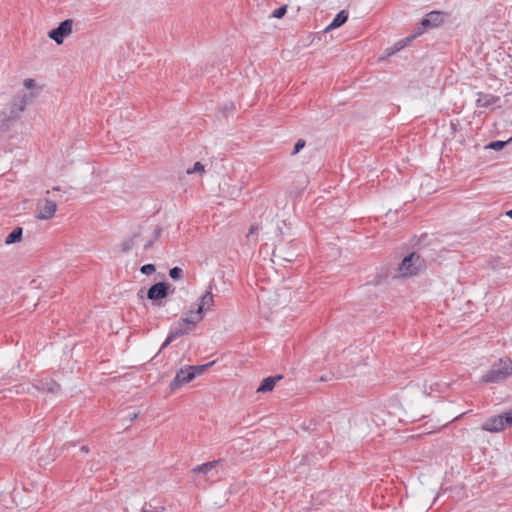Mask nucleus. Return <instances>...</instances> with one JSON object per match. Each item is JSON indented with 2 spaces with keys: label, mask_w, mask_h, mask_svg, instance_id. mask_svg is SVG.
<instances>
[{
  "label": "nucleus",
  "mask_w": 512,
  "mask_h": 512,
  "mask_svg": "<svg viewBox=\"0 0 512 512\" xmlns=\"http://www.w3.org/2000/svg\"><path fill=\"white\" fill-rule=\"evenodd\" d=\"M282 378H283L282 375L269 376V377L264 378L261 381V383L257 389V392L266 393V392L272 391L273 388L275 387L276 383L278 381H280Z\"/></svg>",
  "instance_id": "14"
},
{
  "label": "nucleus",
  "mask_w": 512,
  "mask_h": 512,
  "mask_svg": "<svg viewBox=\"0 0 512 512\" xmlns=\"http://www.w3.org/2000/svg\"><path fill=\"white\" fill-rule=\"evenodd\" d=\"M34 85H35V83H34V80H33V79H26V80L24 81V86H25L27 89H31V88H33V87H34Z\"/></svg>",
  "instance_id": "29"
},
{
  "label": "nucleus",
  "mask_w": 512,
  "mask_h": 512,
  "mask_svg": "<svg viewBox=\"0 0 512 512\" xmlns=\"http://www.w3.org/2000/svg\"><path fill=\"white\" fill-rule=\"evenodd\" d=\"M286 12H287V6L283 5L277 9H275L271 16L274 18H282L286 14Z\"/></svg>",
  "instance_id": "23"
},
{
  "label": "nucleus",
  "mask_w": 512,
  "mask_h": 512,
  "mask_svg": "<svg viewBox=\"0 0 512 512\" xmlns=\"http://www.w3.org/2000/svg\"><path fill=\"white\" fill-rule=\"evenodd\" d=\"M26 104H27V95L25 93L15 97L11 104L8 120L17 119L19 117L20 113L24 111Z\"/></svg>",
  "instance_id": "10"
},
{
  "label": "nucleus",
  "mask_w": 512,
  "mask_h": 512,
  "mask_svg": "<svg viewBox=\"0 0 512 512\" xmlns=\"http://www.w3.org/2000/svg\"><path fill=\"white\" fill-rule=\"evenodd\" d=\"M512 375V360L500 359L481 377L484 383H497Z\"/></svg>",
  "instance_id": "1"
},
{
  "label": "nucleus",
  "mask_w": 512,
  "mask_h": 512,
  "mask_svg": "<svg viewBox=\"0 0 512 512\" xmlns=\"http://www.w3.org/2000/svg\"><path fill=\"white\" fill-rule=\"evenodd\" d=\"M138 416L137 413H132V414H129V418H130V421H133L134 419H136Z\"/></svg>",
  "instance_id": "34"
},
{
  "label": "nucleus",
  "mask_w": 512,
  "mask_h": 512,
  "mask_svg": "<svg viewBox=\"0 0 512 512\" xmlns=\"http://www.w3.org/2000/svg\"><path fill=\"white\" fill-rule=\"evenodd\" d=\"M22 234H23V230L21 227H16L15 229L12 230V232H10L6 239H5V243L6 244H13V243H16V242H19L22 238Z\"/></svg>",
  "instance_id": "17"
},
{
  "label": "nucleus",
  "mask_w": 512,
  "mask_h": 512,
  "mask_svg": "<svg viewBox=\"0 0 512 512\" xmlns=\"http://www.w3.org/2000/svg\"><path fill=\"white\" fill-rule=\"evenodd\" d=\"M195 378V372L191 371L189 366L186 368H181L175 378L170 383V388L175 390L179 388L182 384H186L191 382Z\"/></svg>",
  "instance_id": "9"
},
{
  "label": "nucleus",
  "mask_w": 512,
  "mask_h": 512,
  "mask_svg": "<svg viewBox=\"0 0 512 512\" xmlns=\"http://www.w3.org/2000/svg\"><path fill=\"white\" fill-rule=\"evenodd\" d=\"M202 172H204V166L202 165L201 162H195L193 167L187 170L188 174L202 173Z\"/></svg>",
  "instance_id": "24"
},
{
  "label": "nucleus",
  "mask_w": 512,
  "mask_h": 512,
  "mask_svg": "<svg viewBox=\"0 0 512 512\" xmlns=\"http://www.w3.org/2000/svg\"><path fill=\"white\" fill-rule=\"evenodd\" d=\"M161 231H162V229L160 227L155 228V230H154V238H153L154 240L159 238V236L161 235Z\"/></svg>",
  "instance_id": "30"
},
{
  "label": "nucleus",
  "mask_w": 512,
  "mask_h": 512,
  "mask_svg": "<svg viewBox=\"0 0 512 512\" xmlns=\"http://www.w3.org/2000/svg\"><path fill=\"white\" fill-rule=\"evenodd\" d=\"M507 427H512V410L488 418L481 426L482 430L491 433L501 432Z\"/></svg>",
  "instance_id": "3"
},
{
  "label": "nucleus",
  "mask_w": 512,
  "mask_h": 512,
  "mask_svg": "<svg viewBox=\"0 0 512 512\" xmlns=\"http://www.w3.org/2000/svg\"><path fill=\"white\" fill-rule=\"evenodd\" d=\"M278 251L279 255L282 256V258L285 260V261H292L293 260V257L295 256L294 253H286L283 248H277L275 250V252Z\"/></svg>",
  "instance_id": "25"
},
{
  "label": "nucleus",
  "mask_w": 512,
  "mask_h": 512,
  "mask_svg": "<svg viewBox=\"0 0 512 512\" xmlns=\"http://www.w3.org/2000/svg\"><path fill=\"white\" fill-rule=\"evenodd\" d=\"M348 20V13L344 10L340 11L332 20V22L326 27V31L335 29L343 25Z\"/></svg>",
  "instance_id": "15"
},
{
  "label": "nucleus",
  "mask_w": 512,
  "mask_h": 512,
  "mask_svg": "<svg viewBox=\"0 0 512 512\" xmlns=\"http://www.w3.org/2000/svg\"><path fill=\"white\" fill-rule=\"evenodd\" d=\"M153 242H154V239L147 241V243L144 245V249L145 250L150 249L153 245Z\"/></svg>",
  "instance_id": "31"
},
{
  "label": "nucleus",
  "mask_w": 512,
  "mask_h": 512,
  "mask_svg": "<svg viewBox=\"0 0 512 512\" xmlns=\"http://www.w3.org/2000/svg\"><path fill=\"white\" fill-rule=\"evenodd\" d=\"M196 315H197V310L196 311H193V310H190L188 313H186V315L184 317H182L183 319H187V320H190L189 321V325L191 327L194 328V326L200 322L201 320H196Z\"/></svg>",
  "instance_id": "21"
},
{
  "label": "nucleus",
  "mask_w": 512,
  "mask_h": 512,
  "mask_svg": "<svg viewBox=\"0 0 512 512\" xmlns=\"http://www.w3.org/2000/svg\"><path fill=\"white\" fill-rule=\"evenodd\" d=\"M141 512H158L156 509L155 510H146L143 508V510Z\"/></svg>",
  "instance_id": "37"
},
{
  "label": "nucleus",
  "mask_w": 512,
  "mask_h": 512,
  "mask_svg": "<svg viewBox=\"0 0 512 512\" xmlns=\"http://www.w3.org/2000/svg\"><path fill=\"white\" fill-rule=\"evenodd\" d=\"M7 128H8V126L6 124H3L0 126V137L7 130Z\"/></svg>",
  "instance_id": "32"
},
{
  "label": "nucleus",
  "mask_w": 512,
  "mask_h": 512,
  "mask_svg": "<svg viewBox=\"0 0 512 512\" xmlns=\"http://www.w3.org/2000/svg\"><path fill=\"white\" fill-rule=\"evenodd\" d=\"M510 141H512V138H510L508 141H492L486 146V148L499 151L502 150Z\"/></svg>",
  "instance_id": "18"
},
{
  "label": "nucleus",
  "mask_w": 512,
  "mask_h": 512,
  "mask_svg": "<svg viewBox=\"0 0 512 512\" xmlns=\"http://www.w3.org/2000/svg\"><path fill=\"white\" fill-rule=\"evenodd\" d=\"M56 209L57 204L55 201L45 199L43 202L38 204L36 217L41 220L51 219L54 216Z\"/></svg>",
  "instance_id": "8"
},
{
  "label": "nucleus",
  "mask_w": 512,
  "mask_h": 512,
  "mask_svg": "<svg viewBox=\"0 0 512 512\" xmlns=\"http://www.w3.org/2000/svg\"><path fill=\"white\" fill-rule=\"evenodd\" d=\"M409 41V38H406L405 40H400L397 43L394 44L392 52L400 51L402 48L405 47L406 43Z\"/></svg>",
  "instance_id": "27"
},
{
  "label": "nucleus",
  "mask_w": 512,
  "mask_h": 512,
  "mask_svg": "<svg viewBox=\"0 0 512 512\" xmlns=\"http://www.w3.org/2000/svg\"><path fill=\"white\" fill-rule=\"evenodd\" d=\"M170 284L166 282H159L152 285L147 292V298L154 302L166 298L169 294Z\"/></svg>",
  "instance_id": "7"
},
{
  "label": "nucleus",
  "mask_w": 512,
  "mask_h": 512,
  "mask_svg": "<svg viewBox=\"0 0 512 512\" xmlns=\"http://www.w3.org/2000/svg\"><path fill=\"white\" fill-rule=\"evenodd\" d=\"M80 451H81V452H84V453H88V452H89V448H88L87 446H82V447L80 448Z\"/></svg>",
  "instance_id": "35"
},
{
  "label": "nucleus",
  "mask_w": 512,
  "mask_h": 512,
  "mask_svg": "<svg viewBox=\"0 0 512 512\" xmlns=\"http://www.w3.org/2000/svg\"><path fill=\"white\" fill-rule=\"evenodd\" d=\"M73 20L66 19L62 21L57 28L49 31L48 36L57 44H62L65 37L72 33Z\"/></svg>",
  "instance_id": "5"
},
{
  "label": "nucleus",
  "mask_w": 512,
  "mask_h": 512,
  "mask_svg": "<svg viewBox=\"0 0 512 512\" xmlns=\"http://www.w3.org/2000/svg\"><path fill=\"white\" fill-rule=\"evenodd\" d=\"M257 230V226H251L248 235L253 234Z\"/></svg>",
  "instance_id": "33"
},
{
  "label": "nucleus",
  "mask_w": 512,
  "mask_h": 512,
  "mask_svg": "<svg viewBox=\"0 0 512 512\" xmlns=\"http://www.w3.org/2000/svg\"><path fill=\"white\" fill-rule=\"evenodd\" d=\"M183 270L180 267H173L169 271V276L174 279L178 280L182 277Z\"/></svg>",
  "instance_id": "22"
},
{
  "label": "nucleus",
  "mask_w": 512,
  "mask_h": 512,
  "mask_svg": "<svg viewBox=\"0 0 512 512\" xmlns=\"http://www.w3.org/2000/svg\"><path fill=\"white\" fill-rule=\"evenodd\" d=\"M219 464V461L214 460L207 463H204L202 465H198L195 468H193L194 473H202L204 475H207L209 472H211L216 466Z\"/></svg>",
  "instance_id": "16"
},
{
  "label": "nucleus",
  "mask_w": 512,
  "mask_h": 512,
  "mask_svg": "<svg viewBox=\"0 0 512 512\" xmlns=\"http://www.w3.org/2000/svg\"><path fill=\"white\" fill-rule=\"evenodd\" d=\"M500 100V97L493 94L479 92L477 94L476 105L477 107L489 108L495 105Z\"/></svg>",
  "instance_id": "13"
},
{
  "label": "nucleus",
  "mask_w": 512,
  "mask_h": 512,
  "mask_svg": "<svg viewBox=\"0 0 512 512\" xmlns=\"http://www.w3.org/2000/svg\"><path fill=\"white\" fill-rule=\"evenodd\" d=\"M142 274L149 275L155 271V266L153 264H145L140 268Z\"/></svg>",
  "instance_id": "26"
},
{
  "label": "nucleus",
  "mask_w": 512,
  "mask_h": 512,
  "mask_svg": "<svg viewBox=\"0 0 512 512\" xmlns=\"http://www.w3.org/2000/svg\"><path fill=\"white\" fill-rule=\"evenodd\" d=\"M214 362H210L204 365H198V366H189L190 370L195 372L196 375H200L204 373L210 366H212Z\"/></svg>",
  "instance_id": "20"
},
{
  "label": "nucleus",
  "mask_w": 512,
  "mask_h": 512,
  "mask_svg": "<svg viewBox=\"0 0 512 512\" xmlns=\"http://www.w3.org/2000/svg\"><path fill=\"white\" fill-rule=\"evenodd\" d=\"M305 141L303 139H299L296 143H295V146H294V150L292 152V155H295L297 153L300 152L301 149L304 148L305 146Z\"/></svg>",
  "instance_id": "28"
},
{
  "label": "nucleus",
  "mask_w": 512,
  "mask_h": 512,
  "mask_svg": "<svg viewBox=\"0 0 512 512\" xmlns=\"http://www.w3.org/2000/svg\"><path fill=\"white\" fill-rule=\"evenodd\" d=\"M214 281L212 280L209 284L208 290L201 296L200 302L197 308L196 320L203 319V311L210 310L214 306V299L212 294V286Z\"/></svg>",
  "instance_id": "6"
},
{
  "label": "nucleus",
  "mask_w": 512,
  "mask_h": 512,
  "mask_svg": "<svg viewBox=\"0 0 512 512\" xmlns=\"http://www.w3.org/2000/svg\"><path fill=\"white\" fill-rule=\"evenodd\" d=\"M425 267L424 260L416 253L406 256L398 267V273L401 277L416 275Z\"/></svg>",
  "instance_id": "2"
},
{
  "label": "nucleus",
  "mask_w": 512,
  "mask_h": 512,
  "mask_svg": "<svg viewBox=\"0 0 512 512\" xmlns=\"http://www.w3.org/2000/svg\"><path fill=\"white\" fill-rule=\"evenodd\" d=\"M506 215L512 219V209L506 212Z\"/></svg>",
  "instance_id": "36"
},
{
  "label": "nucleus",
  "mask_w": 512,
  "mask_h": 512,
  "mask_svg": "<svg viewBox=\"0 0 512 512\" xmlns=\"http://www.w3.org/2000/svg\"><path fill=\"white\" fill-rule=\"evenodd\" d=\"M138 234H134V236L131 239H128L122 243V250L124 252H129L135 245H136V239L138 238Z\"/></svg>",
  "instance_id": "19"
},
{
  "label": "nucleus",
  "mask_w": 512,
  "mask_h": 512,
  "mask_svg": "<svg viewBox=\"0 0 512 512\" xmlns=\"http://www.w3.org/2000/svg\"><path fill=\"white\" fill-rule=\"evenodd\" d=\"M189 321L190 320L181 318L175 325H173L160 350L166 348L176 338L189 334L193 329V327L189 325Z\"/></svg>",
  "instance_id": "4"
},
{
  "label": "nucleus",
  "mask_w": 512,
  "mask_h": 512,
  "mask_svg": "<svg viewBox=\"0 0 512 512\" xmlns=\"http://www.w3.org/2000/svg\"><path fill=\"white\" fill-rule=\"evenodd\" d=\"M444 20V16L441 12L432 11L428 13L422 20L421 25L424 28H432L440 25Z\"/></svg>",
  "instance_id": "12"
},
{
  "label": "nucleus",
  "mask_w": 512,
  "mask_h": 512,
  "mask_svg": "<svg viewBox=\"0 0 512 512\" xmlns=\"http://www.w3.org/2000/svg\"><path fill=\"white\" fill-rule=\"evenodd\" d=\"M35 387L37 390L47 394L57 395L60 392V385L50 378L39 380Z\"/></svg>",
  "instance_id": "11"
}]
</instances>
